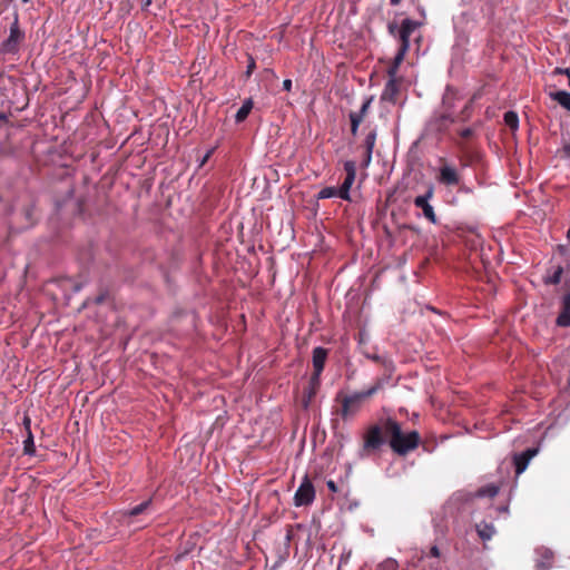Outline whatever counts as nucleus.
<instances>
[{
    "label": "nucleus",
    "mask_w": 570,
    "mask_h": 570,
    "mask_svg": "<svg viewBox=\"0 0 570 570\" xmlns=\"http://www.w3.org/2000/svg\"><path fill=\"white\" fill-rule=\"evenodd\" d=\"M420 440L419 432L403 433L401 424L394 417L389 416L367 428L363 436L361 456L365 458L376 453L385 442H389L394 453L404 456L419 446Z\"/></svg>",
    "instance_id": "obj_1"
},
{
    "label": "nucleus",
    "mask_w": 570,
    "mask_h": 570,
    "mask_svg": "<svg viewBox=\"0 0 570 570\" xmlns=\"http://www.w3.org/2000/svg\"><path fill=\"white\" fill-rule=\"evenodd\" d=\"M385 379H376L374 384L365 391L355 392L353 394H345L338 392L335 396V402L340 403V409L335 410V413L342 417L343 421H347L355 416L361 410L364 400L373 396L380 390L383 389Z\"/></svg>",
    "instance_id": "obj_2"
},
{
    "label": "nucleus",
    "mask_w": 570,
    "mask_h": 570,
    "mask_svg": "<svg viewBox=\"0 0 570 570\" xmlns=\"http://www.w3.org/2000/svg\"><path fill=\"white\" fill-rule=\"evenodd\" d=\"M26 39L24 31L19 26L18 13H14L12 23L10 24L9 36L0 45V53L2 55H17L21 45Z\"/></svg>",
    "instance_id": "obj_3"
},
{
    "label": "nucleus",
    "mask_w": 570,
    "mask_h": 570,
    "mask_svg": "<svg viewBox=\"0 0 570 570\" xmlns=\"http://www.w3.org/2000/svg\"><path fill=\"white\" fill-rule=\"evenodd\" d=\"M454 100H455V95L451 91V90H448L446 94L444 95L443 97V107H444V112L435 116L432 120H431V126L439 132H443L445 131L450 124H453L455 121V118L453 116V112H452V109H453V106H454Z\"/></svg>",
    "instance_id": "obj_4"
},
{
    "label": "nucleus",
    "mask_w": 570,
    "mask_h": 570,
    "mask_svg": "<svg viewBox=\"0 0 570 570\" xmlns=\"http://www.w3.org/2000/svg\"><path fill=\"white\" fill-rule=\"evenodd\" d=\"M315 499V489L307 475L295 492L294 504L296 507L309 505Z\"/></svg>",
    "instance_id": "obj_5"
},
{
    "label": "nucleus",
    "mask_w": 570,
    "mask_h": 570,
    "mask_svg": "<svg viewBox=\"0 0 570 570\" xmlns=\"http://www.w3.org/2000/svg\"><path fill=\"white\" fill-rule=\"evenodd\" d=\"M441 167L439 169L438 181L445 186H456L460 183V174L456 168L450 165L445 158H440Z\"/></svg>",
    "instance_id": "obj_6"
},
{
    "label": "nucleus",
    "mask_w": 570,
    "mask_h": 570,
    "mask_svg": "<svg viewBox=\"0 0 570 570\" xmlns=\"http://www.w3.org/2000/svg\"><path fill=\"white\" fill-rule=\"evenodd\" d=\"M345 179L338 188L340 198L351 200L350 190L356 177V163L354 160H346L344 163Z\"/></svg>",
    "instance_id": "obj_7"
},
{
    "label": "nucleus",
    "mask_w": 570,
    "mask_h": 570,
    "mask_svg": "<svg viewBox=\"0 0 570 570\" xmlns=\"http://www.w3.org/2000/svg\"><path fill=\"white\" fill-rule=\"evenodd\" d=\"M419 27L420 23L412 19L406 18L402 21L396 37L400 41L399 48L410 50V38Z\"/></svg>",
    "instance_id": "obj_8"
},
{
    "label": "nucleus",
    "mask_w": 570,
    "mask_h": 570,
    "mask_svg": "<svg viewBox=\"0 0 570 570\" xmlns=\"http://www.w3.org/2000/svg\"><path fill=\"white\" fill-rule=\"evenodd\" d=\"M556 326L561 328L570 327V289L560 297Z\"/></svg>",
    "instance_id": "obj_9"
},
{
    "label": "nucleus",
    "mask_w": 570,
    "mask_h": 570,
    "mask_svg": "<svg viewBox=\"0 0 570 570\" xmlns=\"http://www.w3.org/2000/svg\"><path fill=\"white\" fill-rule=\"evenodd\" d=\"M433 196V188L430 187L424 195H420L414 198V205L417 208L423 210L424 217L431 223L435 224L438 222L436 215L434 213L433 207L429 204V199Z\"/></svg>",
    "instance_id": "obj_10"
},
{
    "label": "nucleus",
    "mask_w": 570,
    "mask_h": 570,
    "mask_svg": "<svg viewBox=\"0 0 570 570\" xmlns=\"http://www.w3.org/2000/svg\"><path fill=\"white\" fill-rule=\"evenodd\" d=\"M151 502H153V500L148 499V500L141 502L140 504H138V505H136V507H134V508L122 512L124 522L128 527L134 525V518L144 514L150 508Z\"/></svg>",
    "instance_id": "obj_11"
},
{
    "label": "nucleus",
    "mask_w": 570,
    "mask_h": 570,
    "mask_svg": "<svg viewBox=\"0 0 570 570\" xmlns=\"http://www.w3.org/2000/svg\"><path fill=\"white\" fill-rule=\"evenodd\" d=\"M538 453L537 449H527L525 451L515 454L513 462L515 466V474L520 475L527 469L530 460Z\"/></svg>",
    "instance_id": "obj_12"
},
{
    "label": "nucleus",
    "mask_w": 570,
    "mask_h": 570,
    "mask_svg": "<svg viewBox=\"0 0 570 570\" xmlns=\"http://www.w3.org/2000/svg\"><path fill=\"white\" fill-rule=\"evenodd\" d=\"M400 82H401V79H390L389 78V81L385 83V87L381 95V99L383 101H389V102L395 104L399 92H400Z\"/></svg>",
    "instance_id": "obj_13"
},
{
    "label": "nucleus",
    "mask_w": 570,
    "mask_h": 570,
    "mask_svg": "<svg viewBox=\"0 0 570 570\" xmlns=\"http://www.w3.org/2000/svg\"><path fill=\"white\" fill-rule=\"evenodd\" d=\"M328 356V350L317 346L312 353L313 371L323 372Z\"/></svg>",
    "instance_id": "obj_14"
},
{
    "label": "nucleus",
    "mask_w": 570,
    "mask_h": 570,
    "mask_svg": "<svg viewBox=\"0 0 570 570\" xmlns=\"http://www.w3.org/2000/svg\"><path fill=\"white\" fill-rule=\"evenodd\" d=\"M541 559L537 562L538 570H548L551 568L553 562V552L547 548L538 549L537 551Z\"/></svg>",
    "instance_id": "obj_15"
},
{
    "label": "nucleus",
    "mask_w": 570,
    "mask_h": 570,
    "mask_svg": "<svg viewBox=\"0 0 570 570\" xmlns=\"http://www.w3.org/2000/svg\"><path fill=\"white\" fill-rule=\"evenodd\" d=\"M549 97L557 101L562 108L570 112V92L566 90H558L549 94Z\"/></svg>",
    "instance_id": "obj_16"
},
{
    "label": "nucleus",
    "mask_w": 570,
    "mask_h": 570,
    "mask_svg": "<svg viewBox=\"0 0 570 570\" xmlns=\"http://www.w3.org/2000/svg\"><path fill=\"white\" fill-rule=\"evenodd\" d=\"M475 529H476L479 537L484 541L492 539V537L495 533V528L493 527V524L488 523L485 521L478 523L475 525Z\"/></svg>",
    "instance_id": "obj_17"
},
{
    "label": "nucleus",
    "mask_w": 570,
    "mask_h": 570,
    "mask_svg": "<svg viewBox=\"0 0 570 570\" xmlns=\"http://www.w3.org/2000/svg\"><path fill=\"white\" fill-rule=\"evenodd\" d=\"M363 354L366 358H368L377 364L383 365L386 368V371L393 372L394 366H393V362L390 358H387L385 356H381L376 353H368L365 351H363Z\"/></svg>",
    "instance_id": "obj_18"
},
{
    "label": "nucleus",
    "mask_w": 570,
    "mask_h": 570,
    "mask_svg": "<svg viewBox=\"0 0 570 570\" xmlns=\"http://www.w3.org/2000/svg\"><path fill=\"white\" fill-rule=\"evenodd\" d=\"M252 109L253 100L250 98L246 99L243 106L238 109V111L235 115L236 122H243L248 117Z\"/></svg>",
    "instance_id": "obj_19"
},
{
    "label": "nucleus",
    "mask_w": 570,
    "mask_h": 570,
    "mask_svg": "<svg viewBox=\"0 0 570 570\" xmlns=\"http://www.w3.org/2000/svg\"><path fill=\"white\" fill-rule=\"evenodd\" d=\"M376 129H371L366 135L363 144L361 145V148H363V150L366 153L373 154V149L376 142Z\"/></svg>",
    "instance_id": "obj_20"
},
{
    "label": "nucleus",
    "mask_w": 570,
    "mask_h": 570,
    "mask_svg": "<svg viewBox=\"0 0 570 570\" xmlns=\"http://www.w3.org/2000/svg\"><path fill=\"white\" fill-rule=\"evenodd\" d=\"M21 215L23 216V218L26 220L24 224L22 225V228H29V227L33 226V224L36 223L33 205L27 206L22 210Z\"/></svg>",
    "instance_id": "obj_21"
},
{
    "label": "nucleus",
    "mask_w": 570,
    "mask_h": 570,
    "mask_svg": "<svg viewBox=\"0 0 570 570\" xmlns=\"http://www.w3.org/2000/svg\"><path fill=\"white\" fill-rule=\"evenodd\" d=\"M504 124L511 129L517 130L519 127V117L518 114L510 110L504 114Z\"/></svg>",
    "instance_id": "obj_22"
},
{
    "label": "nucleus",
    "mask_w": 570,
    "mask_h": 570,
    "mask_svg": "<svg viewBox=\"0 0 570 570\" xmlns=\"http://www.w3.org/2000/svg\"><path fill=\"white\" fill-rule=\"evenodd\" d=\"M332 197H340L338 188L336 187H324L317 194L318 199H327Z\"/></svg>",
    "instance_id": "obj_23"
},
{
    "label": "nucleus",
    "mask_w": 570,
    "mask_h": 570,
    "mask_svg": "<svg viewBox=\"0 0 570 570\" xmlns=\"http://www.w3.org/2000/svg\"><path fill=\"white\" fill-rule=\"evenodd\" d=\"M23 452L24 454L32 455L36 452L35 442H33V435L31 431L27 433V438L23 441Z\"/></svg>",
    "instance_id": "obj_24"
},
{
    "label": "nucleus",
    "mask_w": 570,
    "mask_h": 570,
    "mask_svg": "<svg viewBox=\"0 0 570 570\" xmlns=\"http://www.w3.org/2000/svg\"><path fill=\"white\" fill-rule=\"evenodd\" d=\"M499 488L495 485H487L478 490L476 494L478 497H489L493 498L498 494Z\"/></svg>",
    "instance_id": "obj_25"
},
{
    "label": "nucleus",
    "mask_w": 570,
    "mask_h": 570,
    "mask_svg": "<svg viewBox=\"0 0 570 570\" xmlns=\"http://www.w3.org/2000/svg\"><path fill=\"white\" fill-rule=\"evenodd\" d=\"M562 274H563V267L558 266L554 269L553 274L548 278L547 283L551 284V285H558L561 282Z\"/></svg>",
    "instance_id": "obj_26"
},
{
    "label": "nucleus",
    "mask_w": 570,
    "mask_h": 570,
    "mask_svg": "<svg viewBox=\"0 0 570 570\" xmlns=\"http://www.w3.org/2000/svg\"><path fill=\"white\" fill-rule=\"evenodd\" d=\"M372 101H373V97H370V98L365 99V101L363 102L360 111H357V112L353 111L352 114L356 115V116H360L361 120H363L364 117L366 116L367 111H368V108H370Z\"/></svg>",
    "instance_id": "obj_27"
},
{
    "label": "nucleus",
    "mask_w": 570,
    "mask_h": 570,
    "mask_svg": "<svg viewBox=\"0 0 570 570\" xmlns=\"http://www.w3.org/2000/svg\"><path fill=\"white\" fill-rule=\"evenodd\" d=\"M350 121H351V132L353 136L357 134L358 127L363 120H361L360 116L350 114Z\"/></svg>",
    "instance_id": "obj_28"
},
{
    "label": "nucleus",
    "mask_w": 570,
    "mask_h": 570,
    "mask_svg": "<svg viewBox=\"0 0 570 570\" xmlns=\"http://www.w3.org/2000/svg\"><path fill=\"white\" fill-rule=\"evenodd\" d=\"M409 52V50L406 49H402V48H399L394 59H393V63L395 65H399L401 66V63L403 62L404 58H405V55Z\"/></svg>",
    "instance_id": "obj_29"
},
{
    "label": "nucleus",
    "mask_w": 570,
    "mask_h": 570,
    "mask_svg": "<svg viewBox=\"0 0 570 570\" xmlns=\"http://www.w3.org/2000/svg\"><path fill=\"white\" fill-rule=\"evenodd\" d=\"M409 52V50L406 49H402V48H399L394 59H393V63L395 65H399L401 66V63L403 62L404 58H405V55Z\"/></svg>",
    "instance_id": "obj_30"
},
{
    "label": "nucleus",
    "mask_w": 570,
    "mask_h": 570,
    "mask_svg": "<svg viewBox=\"0 0 570 570\" xmlns=\"http://www.w3.org/2000/svg\"><path fill=\"white\" fill-rule=\"evenodd\" d=\"M321 374L322 372L313 371L312 376L309 379V385L318 389L321 384Z\"/></svg>",
    "instance_id": "obj_31"
},
{
    "label": "nucleus",
    "mask_w": 570,
    "mask_h": 570,
    "mask_svg": "<svg viewBox=\"0 0 570 570\" xmlns=\"http://www.w3.org/2000/svg\"><path fill=\"white\" fill-rule=\"evenodd\" d=\"M318 389L316 387H313V386H308V389L305 391V397L306 400H304V405L307 406L308 403L311 402V400L315 396L316 392H317Z\"/></svg>",
    "instance_id": "obj_32"
},
{
    "label": "nucleus",
    "mask_w": 570,
    "mask_h": 570,
    "mask_svg": "<svg viewBox=\"0 0 570 570\" xmlns=\"http://www.w3.org/2000/svg\"><path fill=\"white\" fill-rule=\"evenodd\" d=\"M256 68V62L253 56L248 55V65L245 72L246 78H249Z\"/></svg>",
    "instance_id": "obj_33"
},
{
    "label": "nucleus",
    "mask_w": 570,
    "mask_h": 570,
    "mask_svg": "<svg viewBox=\"0 0 570 570\" xmlns=\"http://www.w3.org/2000/svg\"><path fill=\"white\" fill-rule=\"evenodd\" d=\"M399 68H400V66L395 65L393 62L390 65V67L387 68V76L390 79H399L397 78Z\"/></svg>",
    "instance_id": "obj_34"
},
{
    "label": "nucleus",
    "mask_w": 570,
    "mask_h": 570,
    "mask_svg": "<svg viewBox=\"0 0 570 570\" xmlns=\"http://www.w3.org/2000/svg\"><path fill=\"white\" fill-rule=\"evenodd\" d=\"M371 161H372V154L363 150L361 166L363 168H366L370 166Z\"/></svg>",
    "instance_id": "obj_35"
},
{
    "label": "nucleus",
    "mask_w": 570,
    "mask_h": 570,
    "mask_svg": "<svg viewBox=\"0 0 570 570\" xmlns=\"http://www.w3.org/2000/svg\"><path fill=\"white\" fill-rule=\"evenodd\" d=\"M399 29L400 27H397V23L395 21H392L387 24L389 33L395 38L397 37Z\"/></svg>",
    "instance_id": "obj_36"
},
{
    "label": "nucleus",
    "mask_w": 570,
    "mask_h": 570,
    "mask_svg": "<svg viewBox=\"0 0 570 570\" xmlns=\"http://www.w3.org/2000/svg\"><path fill=\"white\" fill-rule=\"evenodd\" d=\"M474 131L472 128H464L462 130L459 131V135L462 139H470L472 136H473Z\"/></svg>",
    "instance_id": "obj_37"
},
{
    "label": "nucleus",
    "mask_w": 570,
    "mask_h": 570,
    "mask_svg": "<svg viewBox=\"0 0 570 570\" xmlns=\"http://www.w3.org/2000/svg\"><path fill=\"white\" fill-rule=\"evenodd\" d=\"M553 75H564V76L569 77V75H570V68H561V67H557V68H554V70H553Z\"/></svg>",
    "instance_id": "obj_38"
},
{
    "label": "nucleus",
    "mask_w": 570,
    "mask_h": 570,
    "mask_svg": "<svg viewBox=\"0 0 570 570\" xmlns=\"http://www.w3.org/2000/svg\"><path fill=\"white\" fill-rule=\"evenodd\" d=\"M326 485H327L328 490L332 491L333 493L338 492V488H337L336 483L333 480H328L326 482Z\"/></svg>",
    "instance_id": "obj_39"
},
{
    "label": "nucleus",
    "mask_w": 570,
    "mask_h": 570,
    "mask_svg": "<svg viewBox=\"0 0 570 570\" xmlns=\"http://www.w3.org/2000/svg\"><path fill=\"white\" fill-rule=\"evenodd\" d=\"M440 549L436 546L431 547L429 556L432 558H439L440 557Z\"/></svg>",
    "instance_id": "obj_40"
},
{
    "label": "nucleus",
    "mask_w": 570,
    "mask_h": 570,
    "mask_svg": "<svg viewBox=\"0 0 570 570\" xmlns=\"http://www.w3.org/2000/svg\"><path fill=\"white\" fill-rule=\"evenodd\" d=\"M283 89L285 91H291L292 90V80L291 79H285L283 81Z\"/></svg>",
    "instance_id": "obj_41"
},
{
    "label": "nucleus",
    "mask_w": 570,
    "mask_h": 570,
    "mask_svg": "<svg viewBox=\"0 0 570 570\" xmlns=\"http://www.w3.org/2000/svg\"><path fill=\"white\" fill-rule=\"evenodd\" d=\"M30 424H31L30 417L29 416H24L23 425H24V428L27 430V433H29V431H31Z\"/></svg>",
    "instance_id": "obj_42"
},
{
    "label": "nucleus",
    "mask_w": 570,
    "mask_h": 570,
    "mask_svg": "<svg viewBox=\"0 0 570 570\" xmlns=\"http://www.w3.org/2000/svg\"><path fill=\"white\" fill-rule=\"evenodd\" d=\"M470 106H471V104H466V105H465V107L463 108V110H462V112H461V114L464 116V117H463V119H465V118H468V117H469L468 111H469V109H470Z\"/></svg>",
    "instance_id": "obj_43"
},
{
    "label": "nucleus",
    "mask_w": 570,
    "mask_h": 570,
    "mask_svg": "<svg viewBox=\"0 0 570 570\" xmlns=\"http://www.w3.org/2000/svg\"><path fill=\"white\" fill-rule=\"evenodd\" d=\"M358 343L360 344H365L366 343V337H365V334L363 332L358 333Z\"/></svg>",
    "instance_id": "obj_44"
},
{
    "label": "nucleus",
    "mask_w": 570,
    "mask_h": 570,
    "mask_svg": "<svg viewBox=\"0 0 570 570\" xmlns=\"http://www.w3.org/2000/svg\"><path fill=\"white\" fill-rule=\"evenodd\" d=\"M385 563L389 569H394L396 567V562L394 560H387Z\"/></svg>",
    "instance_id": "obj_45"
},
{
    "label": "nucleus",
    "mask_w": 570,
    "mask_h": 570,
    "mask_svg": "<svg viewBox=\"0 0 570 570\" xmlns=\"http://www.w3.org/2000/svg\"><path fill=\"white\" fill-rule=\"evenodd\" d=\"M212 153H213V150H209V151L204 156V158H203V160H202V165H204V164L209 159V157H210Z\"/></svg>",
    "instance_id": "obj_46"
},
{
    "label": "nucleus",
    "mask_w": 570,
    "mask_h": 570,
    "mask_svg": "<svg viewBox=\"0 0 570 570\" xmlns=\"http://www.w3.org/2000/svg\"><path fill=\"white\" fill-rule=\"evenodd\" d=\"M104 299H105V296H104V295H99V296L96 298V302H97V303H101V302H104Z\"/></svg>",
    "instance_id": "obj_47"
},
{
    "label": "nucleus",
    "mask_w": 570,
    "mask_h": 570,
    "mask_svg": "<svg viewBox=\"0 0 570 570\" xmlns=\"http://www.w3.org/2000/svg\"><path fill=\"white\" fill-rule=\"evenodd\" d=\"M402 0H390L392 6H397Z\"/></svg>",
    "instance_id": "obj_48"
},
{
    "label": "nucleus",
    "mask_w": 570,
    "mask_h": 570,
    "mask_svg": "<svg viewBox=\"0 0 570 570\" xmlns=\"http://www.w3.org/2000/svg\"><path fill=\"white\" fill-rule=\"evenodd\" d=\"M564 151L570 156V144L564 146Z\"/></svg>",
    "instance_id": "obj_49"
},
{
    "label": "nucleus",
    "mask_w": 570,
    "mask_h": 570,
    "mask_svg": "<svg viewBox=\"0 0 570 570\" xmlns=\"http://www.w3.org/2000/svg\"><path fill=\"white\" fill-rule=\"evenodd\" d=\"M567 239L570 243V228L567 230Z\"/></svg>",
    "instance_id": "obj_50"
},
{
    "label": "nucleus",
    "mask_w": 570,
    "mask_h": 570,
    "mask_svg": "<svg viewBox=\"0 0 570 570\" xmlns=\"http://www.w3.org/2000/svg\"><path fill=\"white\" fill-rule=\"evenodd\" d=\"M4 119H6L4 114L0 112V120H4Z\"/></svg>",
    "instance_id": "obj_51"
},
{
    "label": "nucleus",
    "mask_w": 570,
    "mask_h": 570,
    "mask_svg": "<svg viewBox=\"0 0 570 570\" xmlns=\"http://www.w3.org/2000/svg\"><path fill=\"white\" fill-rule=\"evenodd\" d=\"M80 288H81V285H76L75 286V291H77V292L80 291Z\"/></svg>",
    "instance_id": "obj_52"
},
{
    "label": "nucleus",
    "mask_w": 570,
    "mask_h": 570,
    "mask_svg": "<svg viewBox=\"0 0 570 570\" xmlns=\"http://www.w3.org/2000/svg\"><path fill=\"white\" fill-rule=\"evenodd\" d=\"M151 3V0L145 1V7L149 6Z\"/></svg>",
    "instance_id": "obj_53"
},
{
    "label": "nucleus",
    "mask_w": 570,
    "mask_h": 570,
    "mask_svg": "<svg viewBox=\"0 0 570 570\" xmlns=\"http://www.w3.org/2000/svg\"><path fill=\"white\" fill-rule=\"evenodd\" d=\"M22 2H23V3H27V2H29V0H22Z\"/></svg>",
    "instance_id": "obj_54"
},
{
    "label": "nucleus",
    "mask_w": 570,
    "mask_h": 570,
    "mask_svg": "<svg viewBox=\"0 0 570 570\" xmlns=\"http://www.w3.org/2000/svg\"><path fill=\"white\" fill-rule=\"evenodd\" d=\"M2 78V72H0V79Z\"/></svg>",
    "instance_id": "obj_55"
}]
</instances>
